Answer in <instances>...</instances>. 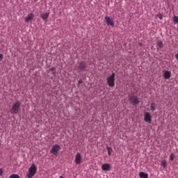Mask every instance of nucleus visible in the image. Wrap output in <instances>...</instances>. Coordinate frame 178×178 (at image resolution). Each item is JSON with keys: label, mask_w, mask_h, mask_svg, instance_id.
Instances as JSON below:
<instances>
[{"label": "nucleus", "mask_w": 178, "mask_h": 178, "mask_svg": "<svg viewBox=\"0 0 178 178\" xmlns=\"http://www.w3.org/2000/svg\"><path fill=\"white\" fill-rule=\"evenodd\" d=\"M35 173H37V166H35V164H32L31 166L29 168V172L26 175V177H34Z\"/></svg>", "instance_id": "1"}, {"label": "nucleus", "mask_w": 178, "mask_h": 178, "mask_svg": "<svg viewBox=\"0 0 178 178\" xmlns=\"http://www.w3.org/2000/svg\"><path fill=\"white\" fill-rule=\"evenodd\" d=\"M20 102H17L15 104H14L11 108V113L12 115H17L19 112H20Z\"/></svg>", "instance_id": "2"}, {"label": "nucleus", "mask_w": 178, "mask_h": 178, "mask_svg": "<svg viewBox=\"0 0 178 178\" xmlns=\"http://www.w3.org/2000/svg\"><path fill=\"white\" fill-rule=\"evenodd\" d=\"M115 73L113 72L109 76L107 77V84L108 87H113L115 86Z\"/></svg>", "instance_id": "3"}, {"label": "nucleus", "mask_w": 178, "mask_h": 178, "mask_svg": "<svg viewBox=\"0 0 178 178\" xmlns=\"http://www.w3.org/2000/svg\"><path fill=\"white\" fill-rule=\"evenodd\" d=\"M60 149V146L58 144H56L51 147V149L50 152L53 154V155H57L58 154H59Z\"/></svg>", "instance_id": "4"}, {"label": "nucleus", "mask_w": 178, "mask_h": 178, "mask_svg": "<svg viewBox=\"0 0 178 178\" xmlns=\"http://www.w3.org/2000/svg\"><path fill=\"white\" fill-rule=\"evenodd\" d=\"M129 101L132 105L136 106V105H138V103L140 102V99H138V97L136 95H132L129 98Z\"/></svg>", "instance_id": "5"}, {"label": "nucleus", "mask_w": 178, "mask_h": 178, "mask_svg": "<svg viewBox=\"0 0 178 178\" xmlns=\"http://www.w3.org/2000/svg\"><path fill=\"white\" fill-rule=\"evenodd\" d=\"M144 121L146 123H151L152 122V115L149 112L144 113Z\"/></svg>", "instance_id": "6"}, {"label": "nucleus", "mask_w": 178, "mask_h": 178, "mask_svg": "<svg viewBox=\"0 0 178 178\" xmlns=\"http://www.w3.org/2000/svg\"><path fill=\"white\" fill-rule=\"evenodd\" d=\"M104 23H106L107 26H111V27L115 26V22H113V19L108 16L104 17Z\"/></svg>", "instance_id": "7"}, {"label": "nucleus", "mask_w": 178, "mask_h": 178, "mask_svg": "<svg viewBox=\"0 0 178 178\" xmlns=\"http://www.w3.org/2000/svg\"><path fill=\"white\" fill-rule=\"evenodd\" d=\"M87 67V64H86V61H81L79 63L78 69L79 70H81L83 72V70H86V68Z\"/></svg>", "instance_id": "8"}, {"label": "nucleus", "mask_w": 178, "mask_h": 178, "mask_svg": "<svg viewBox=\"0 0 178 178\" xmlns=\"http://www.w3.org/2000/svg\"><path fill=\"white\" fill-rule=\"evenodd\" d=\"M163 75L164 79H165V80H168V79H170V76H172V72L168 71V70H163Z\"/></svg>", "instance_id": "9"}, {"label": "nucleus", "mask_w": 178, "mask_h": 178, "mask_svg": "<svg viewBox=\"0 0 178 178\" xmlns=\"http://www.w3.org/2000/svg\"><path fill=\"white\" fill-rule=\"evenodd\" d=\"M75 163L76 165H80L81 163V154L77 153L75 155Z\"/></svg>", "instance_id": "10"}, {"label": "nucleus", "mask_w": 178, "mask_h": 178, "mask_svg": "<svg viewBox=\"0 0 178 178\" xmlns=\"http://www.w3.org/2000/svg\"><path fill=\"white\" fill-rule=\"evenodd\" d=\"M34 17V14L33 13L29 14L26 17H25V22L26 23H29V22H31Z\"/></svg>", "instance_id": "11"}, {"label": "nucleus", "mask_w": 178, "mask_h": 178, "mask_svg": "<svg viewBox=\"0 0 178 178\" xmlns=\"http://www.w3.org/2000/svg\"><path fill=\"white\" fill-rule=\"evenodd\" d=\"M111 169V165L109 163H104L102 165V170L104 172H108Z\"/></svg>", "instance_id": "12"}, {"label": "nucleus", "mask_w": 178, "mask_h": 178, "mask_svg": "<svg viewBox=\"0 0 178 178\" xmlns=\"http://www.w3.org/2000/svg\"><path fill=\"white\" fill-rule=\"evenodd\" d=\"M139 177L140 178H148V174H147L144 172H139Z\"/></svg>", "instance_id": "13"}, {"label": "nucleus", "mask_w": 178, "mask_h": 178, "mask_svg": "<svg viewBox=\"0 0 178 178\" xmlns=\"http://www.w3.org/2000/svg\"><path fill=\"white\" fill-rule=\"evenodd\" d=\"M41 17H42V20H47V19H48V17H49V13H43L41 15Z\"/></svg>", "instance_id": "14"}, {"label": "nucleus", "mask_w": 178, "mask_h": 178, "mask_svg": "<svg viewBox=\"0 0 178 178\" xmlns=\"http://www.w3.org/2000/svg\"><path fill=\"white\" fill-rule=\"evenodd\" d=\"M150 109H151V111H152V112H154V111H156V104L152 103V104L150 106Z\"/></svg>", "instance_id": "15"}, {"label": "nucleus", "mask_w": 178, "mask_h": 178, "mask_svg": "<svg viewBox=\"0 0 178 178\" xmlns=\"http://www.w3.org/2000/svg\"><path fill=\"white\" fill-rule=\"evenodd\" d=\"M108 156H111L112 155V152L113 151V149L112 147H110L109 146L106 147Z\"/></svg>", "instance_id": "16"}, {"label": "nucleus", "mask_w": 178, "mask_h": 178, "mask_svg": "<svg viewBox=\"0 0 178 178\" xmlns=\"http://www.w3.org/2000/svg\"><path fill=\"white\" fill-rule=\"evenodd\" d=\"M157 47L158 48H163V42L159 41L157 42Z\"/></svg>", "instance_id": "17"}, {"label": "nucleus", "mask_w": 178, "mask_h": 178, "mask_svg": "<svg viewBox=\"0 0 178 178\" xmlns=\"http://www.w3.org/2000/svg\"><path fill=\"white\" fill-rule=\"evenodd\" d=\"M161 165L164 168H166V166H168V162L166 161H161Z\"/></svg>", "instance_id": "18"}, {"label": "nucleus", "mask_w": 178, "mask_h": 178, "mask_svg": "<svg viewBox=\"0 0 178 178\" xmlns=\"http://www.w3.org/2000/svg\"><path fill=\"white\" fill-rule=\"evenodd\" d=\"M173 22H174V23H175V24H178V17L177 16L175 15L173 17Z\"/></svg>", "instance_id": "19"}, {"label": "nucleus", "mask_w": 178, "mask_h": 178, "mask_svg": "<svg viewBox=\"0 0 178 178\" xmlns=\"http://www.w3.org/2000/svg\"><path fill=\"white\" fill-rule=\"evenodd\" d=\"M10 178H20L18 175L13 174L10 175Z\"/></svg>", "instance_id": "20"}, {"label": "nucleus", "mask_w": 178, "mask_h": 178, "mask_svg": "<svg viewBox=\"0 0 178 178\" xmlns=\"http://www.w3.org/2000/svg\"><path fill=\"white\" fill-rule=\"evenodd\" d=\"M170 161H175V154L172 153L170 156Z\"/></svg>", "instance_id": "21"}, {"label": "nucleus", "mask_w": 178, "mask_h": 178, "mask_svg": "<svg viewBox=\"0 0 178 178\" xmlns=\"http://www.w3.org/2000/svg\"><path fill=\"white\" fill-rule=\"evenodd\" d=\"M156 17H158L159 19H160V20H162V19H163V16L162 15V14L159 13L156 15Z\"/></svg>", "instance_id": "22"}, {"label": "nucleus", "mask_w": 178, "mask_h": 178, "mask_svg": "<svg viewBox=\"0 0 178 178\" xmlns=\"http://www.w3.org/2000/svg\"><path fill=\"white\" fill-rule=\"evenodd\" d=\"M2 175H3V170L2 168H0V176H2Z\"/></svg>", "instance_id": "23"}, {"label": "nucleus", "mask_w": 178, "mask_h": 178, "mask_svg": "<svg viewBox=\"0 0 178 178\" xmlns=\"http://www.w3.org/2000/svg\"><path fill=\"white\" fill-rule=\"evenodd\" d=\"M50 70H51V72H54V73L56 72V70H55V67H51Z\"/></svg>", "instance_id": "24"}, {"label": "nucleus", "mask_w": 178, "mask_h": 178, "mask_svg": "<svg viewBox=\"0 0 178 178\" xmlns=\"http://www.w3.org/2000/svg\"><path fill=\"white\" fill-rule=\"evenodd\" d=\"M3 59V55L0 54V60H2Z\"/></svg>", "instance_id": "25"}, {"label": "nucleus", "mask_w": 178, "mask_h": 178, "mask_svg": "<svg viewBox=\"0 0 178 178\" xmlns=\"http://www.w3.org/2000/svg\"><path fill=\"white\" fill-rule=\"evenodd\" d=\"M79 84H83V80L80 79L79 81H78Z\"/></svg>", "instance_id": "26"}, {"label": "nucleus", "mask_w": 178, "mask_h": 178, "mask_svg": "<svg viewBox=\"0 0 178 178\" xmlns=\"http://www.w3.org/2000/svg\"><path fill=\"white\" fill-rule=\"evenodd\" d=\"M175 58H176L177 60H178V54H175Z\"/></svg>", "instance_id": "27"}, {"label": "nucleus", "mask_w": 178, "mask_h": 178, "mask_svg": "<svg viewBox=\"0 0 178 178\" xmlns=\"http://www.w3.org/2000/svg\"><path fill=\"white\" fill-rule=\"evenodd\" d=\"M139 45H140V47H141V45H142L141 43H140Z\"/></svg>", "instance_id": "28"}]
</instances>
